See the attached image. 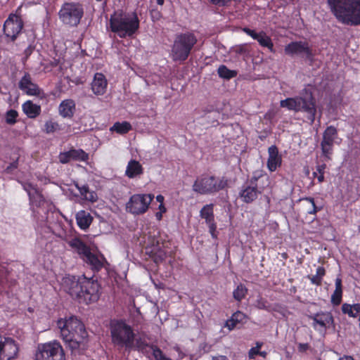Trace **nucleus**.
<instances>
[{"instance_id":"nucleus-1","label":"nucleus","mask_w":360,"mask_h":360,"mask_svg":"<svg viewBox=\"0 0 360 360\" xmlns=\"http://www.w3.org/2000/svg\"><path fill=\"white\" fill-rule=\"evenodd\" d=\"M331 11L341 22L360 25V0H328Z\"/></svg>"},{"instance_id":"nucleus-2","label":"nucleus","mask_w":360,"mask_h":360,"mask_svg":"<svg viewBox=\"0 0 360 360\" xmlns=\"http://www.w3.org/2000/svg\"><path fill=\"white\" fill-rule=\"evenodd\" d=\"M111 31L120 37H132L139 27V20L135 12L115 13L110 19Z\"/></svg>"},{"instance_id":"nucleus-3","label":"nucleus","mask_w":360,"mask_h":360,"mask_svg":"<svg viewBox=\"0 0 360 360\" xmlns=\"http://www.w3.org/2000/svg\"><path fill=\"white\" fill-rule=\"evenodd\" d=\"M280 105L290 110L307 112L311 124H313L314 122L316 113L315 98L311 91L307 89L302 90L297 96L281 101Z\"/></svg>"},{"instance_id":"nucleus-4","label":"nucleus","mask_w":360,"mask_h":360,"mask_svg":"<svg viewBox=\"0 0 360 360\" xmlns=\"http://www.w3.org/2000/svg\"><path fill=\"white\" fill-rule=\"evenodd\" d=\"M110 333L112 342L116 346L131 349L135 347V335L131 327L124 321L111 323Z\"/></svg>"},{"instance_id":"nucleus-5","label":"nucleus","mask_w":360,"mask_h":360,"mask_svg":"<svg viewBox=\"0 0 360 360\" xmlns=\"http://www.w3.org/2000/svg\"><path fill=\"white\" fill-rule=\"evenodd\" d=\"M197 42L196 37L190 32L178 34L174 40L172 56L174 60H186L193 46Z\"/></svg>"},{"instance_id":"nucleus-6","label":"nucleus","mask_w":360,"mask_h":360,"mask_svg":"<svg viewBox=\"0 0 360 360\" xmlns=\"http://www.w3.org/2000/svg\"><path fill=\"white\" fill-rule=\"evenodd\" d=\"M227 185V181L216 178L214 176H206L197 179L193 185V191L201 195L216 193Z\"/></svg>"},{"instance_id":"nucleus-7","label":"nucleus","mask_w":360,"mask_h":360,"mask_svg":"<svg viewBox=\"0 0 360 360\" xmlns=\"http://www.w3.org/2000/svg\"><path fill=\"white\" fill-rule=\"evenodd\" d=\"M58 327L60 330L63 338H68L70 336L86 338L87 333L84 324L76 317L71 316L68 319L58 321Z\"/></svg>"},{"instance_id":"nucleus-8","label":"nucleus","mask_w":360,"mask_h":360,"mask_svg":"<svg viewBox=\"0 0 360 360\" xmlns=\"http://www.w3.org/2000/svg\"><path fill=\"white\" fill-rule=\"evenodd\" d=\"M61 21L70 26H77L84 15V9L78 3H65L59 11Z\"/></svg>"},{"instance_id":"nucleus-9","label":"nucleus","mask_w":360,"mask_h":360,"mask_svg":"<svg viewBox=\"0 0 360 360\" xmlns=\"http://www.w3.org/2000/svg\"><path fill=\"white\" fill-rule=\"evenodd\" d=\"M37 360H65V353L60 344L56 341L38 346Z\"/></svg>"},{"instance_id":"nucleus-10","label":"nucleus","mask_w":360,"mask_h":360,"mask_svg":"<svg viewBox=\"0 0 360 360\" xmlns=\"http://www.w3.org/2000/svg\"><path fill=\"white\" fill-rule=\"evenodd\" d=\"M259 179L263 183H269V178L265 176H252L249 181L242 186L239 196L244 202H252L257 198L258 195L262 192L264 187H259L257 183Z\"/></svg>"},{"instance_id":"nucleus-11","label":"nucleus","mask_w":360,"mask_h":360,"mask_svg":"<svg viewBox=\"0 0 360 360\" xmlns=\"http://www.w3.org/2000/svg\"><path fill=\"white\" fill-rule=\"evenodd\" d=\"M154 196L151 194H135L133 195L126 205L128 212L134 214L145 213Z\"/></svg>"},{"instance_id":"nucleus-12","label":"nucleus","mask_w":360,"mask_h":360,"mask_svg":"<svg viewBox=\"0 0 360 360\" xmlns=\"http://www.w3.org/2000/svg\"><path fill=\"white\" fill-rule=\"evenodd\" d=\"M284 52L290 56H299L305 57L307 59L311 60L314 54L312 49L306 41H292L285 46Z\"/></svg>"},{"instance_id":"nucleus-13","label":"nucleus","mask_w":360,"mask_h":360,"mask_svg":"<svg viewBox=\"0 0 360 360\" xmlns=\"http://www.w3.org/2000/svg\"><path fill=\"white\" fill-rule=\"evenodd\" d=\"M338 138V129L334 126L328 127L323 133L321 148L323 155L328 160L333 153L335 140Z\"/></svg>"},{"instance_id":"nucleus-14","label":"nucleus","mask_w":360,"mask_h":360,"mask_svg":"<svg viewBox=\"0 0 360 360\" xmlns=\"http://www.w3.org/2000/svg\"><path fill=\"white\" fill-rule=\"evenodd\" d=\"M82 287L84 297H81V302L88 304L98 300L100 286L96 281L84 278L82 279Z\"/></svg>"},{"instance_id":"nucleus-15","label":"nucleus","mask_w":360,"mask_h":360,"mask_svg":"<svg viewBox=\"0 0 360 360\" xmlns=\"http://www.w3.org/2000/svg\"><path fill=\"white\" fill-rule=\"evenodd\" d=\"M23 27V22L20 17L15 14H11L4 25V32L7 37L15 41Z\"/></svg>"},{"instance_id":"nucleus-16","label":"nucleus","mask_w":360,"mask_h":360,"mask_svg":"<svg viewBox=\"0 0 360 360\" xmlns=\"http://www.w3.org/2000/svg\"><path fill=\"white\" fill-rule=\"evenodd\" d=\"M62 286L63 290L72 298L81 302V297H84L82 291V279L78 280L75 276H66L63 278Z\"/></svg>"},{"instance_id":"nucleus-17","label":"nucleus","mask_w":360,"mask_h":360,"mask_svg":"<svg viewBox=\"0 0 360 360\" xmlns=\"http://www.w3.org/2000/svg\"><path fill=\"white\" fill-rule=\"evenodd\" d=\"M62 286L63 290L72 298L81 302V297H84L82 291V279L78 280L75 276H66L63 278Z\"/></svg>"},{"instance_id":"nucleus-18","label":"nucleus","mask_w":360,"mask_h":360,"mask_svg":"<svg viewBox=\"0 0 360 360\" xmlns=\"http://www.w3.org/2000/svg\"><path fill=\"white\" fill-rule=\"evenodd\" d=\"M18 347L14 340L4 338V341L0 339V360H12L17 356Z\"/></svg>"},{"instance_id":"nucleus-19","label":"nucleus","mask_w":360,"mask_h":360,"mask_svg":"<svg viewBox=\"0 0 360 360\" xmlns=\"http://www.w3.org/2000/svg\"><path fill=\"white\" fill-rule=\"evenodd\" d=\"M18 88L29 96H41L43 94V91L39 86L32 82L31 75L28 72H25L20 79Z\"/></svg>"},{"instance_id":"nucleus-20","label":"nucleus","mask_w":360,"mask_h":360,"mask_svg":"<svg viewBox=\"0 0 360 360\" xmlns=\"http://www.w3.org/2000/svg\"><path fill=\"white\" fill-rule=\"evenodd\" d=\"M59 161L62 164H66L71 160L86 161L89 155L82 149H71L67 152L60 153L58 155Z\"/></svg>"},{"instance_id":"nucleus-21","label":"nucleus","mask_w":360,"mask_h":360,"mask_svg":"<svg viewBox=\"0 0 360 360\" xmlns=\"http://www.w3.org/2000/svg\"><path fill=\"white\" fill-rule=\"evenodd\" d=\"M243 30L252 39L257 40L261 46L268 48L271 52L274 51V44L270 37H269L266 32L264 31L257 32L255 30L248 27H244Z\"/></svg>"},{"instance_id":"nucleus-22","label":"nucleus","mask_w":360,"mask_h":360,"mask_svg":"<svg viewBox=\"0 0 360 360\" xmlns=\"http://www.w3.org/2000/svg\"><path fill=\"white\" fill-rule=\"evenodd\" d=\"M214 205L208 204L205 205L200 211V216L202 219L205 220L206 224L208 225L210 233L213 238H216L215 234L217 225L214 222V216L213 211Z\"/></svg>"},{"instance_id":"nucleus-23","label":"nucleus","mask_w":360,"mask_h":360,"mask_svg":"<svg viewBox=\"0 0 360 360\" xmlns=\"http://www.w3.org/2000/svg\"><path fill=\"white\" fill-rule=\"evenodd\" d=\"M107 80L102 73H96L91 82V90L94 94L103 95L107 89Z\"/></svg>"},{"instance_id":"nucleus-24","label":"nucleus","mask_w":360,"mask_h":360,"mask_svg":"<svg viewBox=\"0 0 360 360\" xmlns=\"http://www.w3.org/2000/svg\"><path fill=\"white\" fill-rule=\"evenodd\" d=\"M309 319L313 320V326L314 328H316V325H319L321 328H326L333 323V317L330 312L316 313L309 316Z\"/></svg>"},{"instance_id":"nucleus-25","label":"nucleus","mask_w":360,"mask_h":360,"mask_svg":"<svg viewBox=\"0 0 360 360\" xmlns=\"http://www.w3.org/2000/svg\"><path fill=\"white\" fill-rule=\"evenodd\" d=\"M269 158L267 161V167L271 172L276 169L277 167L281 164V158L278 155V148L276 146H271L269 148Z\"/></svg>"},{"instance_id":"nucleus-26","label":"nucleus","mask_w":360,"mask_h":360,"mask_svg":"<svg viewBox=\"0 0 360 360\" xmlns=\"http://www.w3.org/2000/svg\"><path fill=\"white\" fill-rule=\"evenodd\" d=\"M58 110L59 114L63 117H72L75 111V101L72 99H65L59 105Z\"/></svg>"},{"instance_id":"nucleus-27","label":"nucleus","mask_w":360,"mask_h":360,"mask_svg":"<svg viewBox=\"0 0 360 360\" xmlns=\"http://www.w3.org/2000/svg\"><path fill=\"white\" fill-rule=\"evenodd\" d=\"M69 245L74 249L83 259L91 251L89 248L79 238H74L68 242Z\"/></svg>"},{"instance_id":"nucleus-28","label":"nucleus","mask_w":360,"mask_h":360,"mask_svg":"<svg viewBox=\"0 0 360 360\" xmlns=\"http://www.w3.org/2000/svg\"><path fill=\"white\" fill-rule=\"evenodd\" d=\"M247 319V315L240 311H238L233 314L230 319L226 321L225 326L231 330L236 328L238 324H243L246 323Z\"/></svg>"},{"instance_id":"nucleus-29","label":"nucleus","mask_w":360,"mask_h":360,"mask_svg":"<svg viewBox=\"0 0 360 360\" xmlns=\"http://www.w3.org/2000/svg\"><path fill=\"white\" fill-rule=\"evenodd\" d=\"M143 172L142 165L135 160H131L127 165L125 175L130 179L140 176Z\"/></svg>"},{"instance_id":"nucleus-30","label":"nucleus","mask_w":360,"mask_h":360,"mask_svg":"<svg viewBox=\"0 0 360 360\" xmlns=\"http://www.w3.org/2000/svg\"><path fill=\"white\" fill-rule=\"evenodd\" d=\"M76 220L77 225L82 229H86L91 224L93 217L88 212L80 210L76 214Z\"/></svg>"},{"instance_id":"nucleus-31","label":"nucleus","mask_w":360,"mask_h":360,"mask_svg":"<svg viewBox=\"0 0 360 360\" xmlns=\"http://www.w3.org/2000/svg\"><path fill=\"white\" fill-rule=\"evenodd\" d=\"M22 110L28 117L35 118L40 114L41 107L31 101H27L22 104Z\"/></svg>"},{"instance_id":"nucleus-32","label":"nucleus","mask_w":360,"mask_h":360,"mask_svg":"<svg viewBox=\"0 0 360 360\" xmlns=\"http://www.w3.org/2000/svg\"><path fill=\"white\" fill-rule=\"evenodd\" d=\"M103 258H99L91 252L87 254L83 260L88 264L93 270L99 271L103 266Z\"/></svg>"},{"instance_id":"nucleus-33","label":"nucleus","mask_w":360,"mask_h":360,"mask_svg":"<svg viewBox=\"0 0 360 360\" xmlns=\"http://www.w3.org/2000/svg\"><path fill=\"white\" fill-rule=\"evenodd\" d=\"M150 248L151 250H148V252L155 256V261L156 262L158 261H162L165 258L166 252L161 249L159 240L155 241V240H153L152 245Z\"/></svg>"},{"instance_id":"nucleus-34","label":"nucleus","mask_w":360,"mask_h":360,"mask_svg":"<svg viewBox=\"0 0 360 360\" xmlns=\"http://www.w3.org/2000/svg\"><path fill=\"white\" fill-rule=\"evenodd\" d=\"M75 186L79 191L81 195H82L84 198V199L91 202L96 201V194L94 192H90L89 186L87 185H83L82 186H79L78 184H76Z\"/></svg>"},{"instance_id":"nucleus-35","label":"nucleus","mask_w":360,"mask_h":360,"mask_svg":"<svg viewBox=\"0 0 360 360\" xmlns=\"http://www.w3.org/2000/svg\"><path fill=\"white\" fill-rule=\"evenodd\" d=\"M86 338H82L79 335L77 337L70 336L68 338H63V340L68 344L70 349L73 352L78 349L80 344Z\"/></svg>"},{"instance_id":"nucleus-36","label":"nucleus","mask_w":360,"mask_h":360,"mask_svg":"<svg viewBox=\"0 0 360 360\" xmlns=\"http://www.w3.org/2000/svg\"><path fill=\"white\" fill-rule=\"evenodd\" d=\"M342 311L344 314H348L352 317H356L360 313V304L353 305L349 304H343Z\"/></svg>"},{"instance_id":"nucleus-37","label":"nucleus","mask_w":360,"mask_h":360,"mask_svg":"<svg viewBox=\"0 0 360 360\" xmlns=\"http://www.w3.org/2000/svg\"><path fill=\"white\" fill-rule=\"evenodd\" d=\"M131 129V125L128 122H115L112 127H110V131H116L118 134H124L127 133Z\"/></svg>"},{"instance_id":"nucleus-38","label":"nucleus","mask_w":360,"mask_h":360,"mask_svg":"<svg viewBox=\"0 0 360 360\" xmlns=\"http://www.w3.org/2000/svg\"><path fill=\"white\" fill-rule=\"evenodd\" d=\"M218 75L220 77L230 79L233 77H235L237 75V71L231 70L226 68V66L222 65H220L218 68Z\"/></svg>"},{"instance_id":"nucleus-39","label":"nucleus","mask_w":360,"mask_h":360,"mask_svg":"<svg viewBox=\"0 0 360 360\" xmlns=\"http://www.w3.org/2000/svg\"><path fill=\"white\" fill-rule=\"evenodd\" d=\"M326 274L325 269L323 266H319L316 269V274L315 276H308V278L311 280L313 284L320 285L321 284L322 278Z\"/></svg>"},{"instance_id":"nucleus-40","label":"nucleus","mask_w":360,"mask_h":360,"mask_svg":"<svg viewBox=\"0 0 360 360\" xmlns=\"http://www.w3.org/2000/svg\"><path fill=\"white\" fill-rule=\"evenodd\" d=\"M247 292V288L243 285L240 284L233 291V296L236 300L240 302L245 297Z\"/></svg>"},{"instance_id":"nucleus-41","label":"nucleus","mask_w":360,"mask_h":360,"mask_svg":"<svg viewBox=\"0 0 360 360\" xmlns=\"http://www.w3.org/2000/svg\"><path fill=\"white\" fill-rule=\"evenodd\" d=\"M18 114L15 110H9L6 113V122L8 124H14L16 122V118Z\"/></svg>"},{"instance_id":"nucleus-42","label":"nucleus","mask_w":360,"mask_h":360,"mask_svg":"<svg viewBox=\"0 0 360 360\" xmlns=\"http://www.w3.org/2000/svg\"><path fill=\"white\" fill-rule=\"evenodd\" d=\"M45 131L47 134L53 133L56 131L60 130V126L57 122L49 121L45 123Z\"/></svg>"},{"instance_id":"nucleus-43","label":"nucleus","mask_w":360,"mask_h":360,"mask_svg":"<svg viewBox=\"0 0 360 360\" xmlns=\"http://www.w3.org/2000/svg\"><path fill=\"white\" fill-rule=\"evenodd\" d=\"M342 290H335L333 294L331 296V302L334 305H339L342 301Z\"/></svg>"},{"instance_id":"nucleus-44","label":"nucleus","mask_w":360,"mask_h":360,"mask_svg":"<svg viewBox=\"0 0 360 360\" xmlns=\"http://www.w3.org/2000/svg\"><path fill=\"white\" fill-rule=\"evenodd\" d=\"M262 345H263L262 342H256V347H252V348H251L250 349L248 354H249V357L250 359H253V358H255V355H257V354L259 353V349L261 348Z\"/></svg>"},{"instance_id":"nucleus-45","label":"nucleus","mask_w":360,"mask_h":360,"mask_svg":"<svg viewBox=\"0 0 360 360\" xmlns=\"http://www.w3.org/2000/svg\"><path fill=\"white\" fill-rule=\"evenodd\" d=\"M303 200H307V201L309 202L311 204L312 209L310 210H308V213L309 214H316L317 212V211H318V208H317V207L315 205L314 198L308 197V198H304Z\"/></svg>"},{"instance_id":"nucleus-46","label":"nucleus","mask_w":360,"mask_h":360,"mask_svg":"<svg viewBox=\"0 0 360 360\" xmlns=\"http://www.w3.org/2000/svg\"><path fill=\"white\" fill-rule=\"evenodd\" d=\"M255 306L260 309H266V301L264 300L262 297H259L258 299L256 300Z\"/></svg>"},{"instance_id":"nucleus-47","label":"nucleus","mask_w":360,"mask_h":360,"mask_svg":"<svg viewBox=\"0 0 360 360\" xmlns=\"http://www.w3.org/2000/svg\"><path fill=\"white\" fill-rule=\"evenodd\" d=\"M153 355L156 360H162L163 359H167L163 354L162 352L158 347L153 349Z\"/></svg>"},{"instance_id":"nucleus-48","label":"nucleus","mask_w":360,"mask_h":360,"mask_svg":"<svg viewBox=\"0 0 360 360\" xmlns=\"http://www.w3.org/2000/svg\"><path fill=\"white\" fill-rule=\"evenodd\" d=\"M34 47L33 46L30 45L25 50V60H27L28 57L32 54V51H34Z\"/></svg>"},{"instance_id":"nucleus-49","label":"nucleus","mask_w":360,"mask_h":360,"mask_svg":"<svg viewBox=\"0 0 360 360\" xmlns=\"http://www.w3.org/2000/svg\"><path fill=\"white\" fill-rule=\"evenodd\" d=\"M326 167V164H322L321 165H318L316 167V172L319 174H324V170H325Z\"/></svg>"},{"instance_id":"nucleus-50","label":"nucleus","mask_w":360,"mask_h":360,"mask_svg":"<svg viewBox=\"0 0 360 360\" xmlns=\"http://www.w3.org/2000/svg\"><path fill=\"white\" fill-rule=\"evenodd\" d=\"M335 290H342V280L340 278H337L335 280Z\"/></svg>"},{"instance_id":"nucleus-51","label":"nucleus","mask_w":360,"mask_h":360,"mask_svg":"<svg viewBox=\"0 0 360 360\" xmlns=\"http://www.w3.org/2000/svg\"><path fill=\"white\" fill-rule=\"evenodd\" d=\"M212 360H229V359L225 356H219L213 357Z\"/></svg>"},{"instance_id":"nucleus-52","label":"nucleus","mask_w":360,"mask_h":360,"mask_svg":"<svg viewBox=\"0 0 360 360\" xmlns=\"http://www.w3.org/2000/svg\"><path fill=\"white\" fill-rule=\"evenodd\" d=\"M146 345V344H144L143 342L139 341V340H136V346L137 347H143L144 346Z\"/></svg>"},{"instance_id":"nucleus-53","label":"nucleus","mask_w":360,"mask_h":360,"mask_svg":"<svg viewBox=\"0 0 360 360\" xmlns=\"http://www.w3.org/2000/svg\"><path fill=\"white\" fill-rule=\"evenodd\" d=\"M317 179H318V181H319V183L323 182L324 181V176H323V174H319L317 176Z\"/></svg>"},{"instance_id":"nucleus-54","label":"nucleus","mask_w":360,"mask_h":360,"mask_svg":"<svg viewBox=\"0 0 360 360\" xmlns=\"http://www.w3.org/2000/svg\"><path fill=\"white\" fill-rule=\"evenodd\" d=\"M339 360H354L352 356H345L341 357Z\"/></svg>"},{"instance_id":"nucleus-55","label":"nucleus","mask_w":360,"mask_h":360,"mask_svg":"<svg viewBox=\"0 0 360 360\" xmlns=\"http://www.w3.org/2000/svg\"><path fill=\"white\" fill-rule=\"evenodd\" d=\"M156 199H157V200H158V202H161V203H162V202H163L164 197H163L162 195H158V196L156 197Z\"/></svg>"},{"instance_id":"nucleus-56","label":"nucleus","mask_w":360,"mask_h":360,"mask_svg":"<svg viewBox=\"0 0 360 360\" xmlns=\"http://www.w3.org/2000/svg\"><path fill=\"white\" fill-rule=\"evenodd\" d=\"M257 354H259V355H260V356H262L263 357H265L266 355V352H259V353Z\"/></svg>"},{"instance_id":"nucleus-57","label":"nucleus","mask_w":360,"mask_h":360,"mask_svg":"<svg viewBox=\"0 0 360 360\" xmlns=\"http://www.w3.org/2000/svg\"><path fill=\"white\" fill-rule=\"evenodd\" d=\"M153 240H155H155H157L156 239L153 238V239L152 240L151 243H150V244H148V246L146 247V250H149V249H150V250H151L150 248V247H151V245H152V243H153Z\"/></svg>"},{"instance_id":"nucleus-58","label":"nucleus","mask_w":360,"mask_h":360,"mask_svg":"<svg viewBox=\"0 0 360 360\" xmlns=\"http://www.w3.org/2000/svg\"><path fill=\"white\" fill-rule=\"evenodd\" d=\"M157 3L159 5H162L164 4V0H157Z\"/></svg>"},{"instance_id":"nucleus-59","label":"nucleus","mask_w":360,"mask_h":360,"mask_svg":"<svg viewBox=\"0 0 360 360\" xmlns=\"http://www.w3.org/2000/svg\"><path fill=\"white\" fill-rule=\"evenodd\" d=\"M283 257L286 259L287 258V254L286 253H283Z\"/></svg>"},{"instance_id":"nucleus-60","label":"nucleus","mask_w":360,"mask_h":360,"mask_svg":"<svg viewBox=\"0 0 360 360\" xmlns=\"http://www.w3.org/2000/svg\"><path fill=\"white\" fill-rule=\"evenodd\" d=\"M313 175H314V176H317V172H314Z\"/></svg>"},{"instance_id":"nucleus-61","label":"nucleus","mask_w":360,"mask_h":360,"mask_svg":"<svg viewBox=\"0 0 360 360\" xmlns=\"http://www.w3.org/2000/svg\"><path fill=\"white\" fill-rule=\"evenodd\" d=\"M300 346H304V348H307V345H301Z\"/></svg>"},{"instance_id":"nucleus-62","label":"nucleus","mask_w":360,"mask_h":360,"mask_svg":"<svg viewBox=\"0 0 360 360\" xmlns=\"http://www.w3.org/2000/svg\"><path fill=\"white\" fill-rule=\"evenodd\" d=\"M162 360H171V359H163Z\"/></svg>"},{"instance_id":"nucleus-63","label":"nucleus","mask_w":360,"mask_h":360,"mask_svg":"<svg viewBox=\"0 0 360 360\" xmlns=\"http://www.w3.org/2000/svg\"><path fill=\"white\" fill-rule=\"evenodd\" d=\"M0 339H2V337H1V335H0Z\"/></svg>"}]
</instances>
